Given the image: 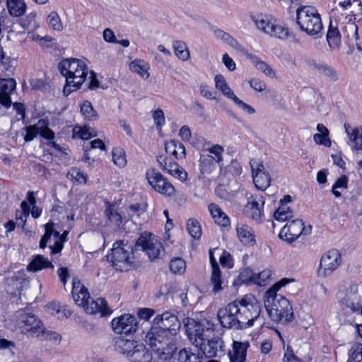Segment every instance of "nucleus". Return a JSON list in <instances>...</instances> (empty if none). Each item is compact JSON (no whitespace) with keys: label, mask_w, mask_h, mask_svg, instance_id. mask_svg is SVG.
<instances>
[{"label":"nucleus","mask_w":362,"mask_h":362,"mask_svg":"<svg viewBox=\"0 0 362 362\" xmlns=\"http://www.w3.org/2000/svg\"><path fill=\"white\" fill-rule=\"evenodd\" d=\"M240 308L237 300L228 304L226 307L218 310L217 317L221 325L226 329L235 330L244 329L241 320Z\"/></svg>","instance_id":"nucleus-6"},{"label":"nucleus","mask_w":362,"mask_h":362,"mask_svg":"<svg viewBox=\"0 0 362 362\" xmlns=\"http://www.w3.org/2000/svg\"><path fill=\"white\" fill-rule=\"evenodd\" d=\"M80 67H85V63L78 59L71 58L62 60L59 64L60 73L67 78L71 74H76V70Z\"/></svg>","instance_id":"nucleus-26"},{"label":"nucleus","mask_w":362,"mask_h":362,"mask_svg":"<svg viewBox=\"0 0 362 362\" xmlns=\"http://www.w3.org/2000/svg\"><path fill=\"white\" fill-rule=\"evenodd\" d=\"M81 112L84 119L88 121L95 120L98 117L96 111L93 109L91 103L88 101H85L81 105Z\"/></svg>","instance_id":"nucleus-50"},{"label":"nucleus","mask_w":362,"mask_h":362,"mask_svg":"<svg viewBox=\"0 0 362 362\" xmlns=\"http://www.w3.org/2000/svg\"><path fill=\"white\" fill-rule=\"evenodd\" d=\"M311 232V226H304V223L300 219H296L288 222L279 233V238L291 243L301 234H309Z\"/></svg>","instance_id":"nucleus-11"},{"label":"nucleus","mask_w":362,"mask_h":362,"mask_svg":"<svg viewBox=\"0 0 362 362\" xmlns=\"http://www.w3.org/2000/svg\"><path fill=\"white\" fill-rule=\"evenodd\" d=\"M249 343L233 341V350L229 351L230 362H246L247 349Z\"/></svg>","instance_id":"nucleus-27"},{"label":"nucleus","mask_w":362,"mask_h":362,"mask_svg":"<svg viewBox=\"0 0 362 362\" xmlns=\"http://www.w3.org/2000/svg\"><path fill=\"white\" fill-rule=\"evenodd\" d=\"M146 177L148 183L158 192L170 197L175 192V187L168 181L159 172L154 169L148 170Z\"/></svg>","instance_id":"nucleus-10"},{"label":"nucleus","mask_w":362,"mask_h":362,"mask_svg":"<svg viewBox=\"0 0 362 362\" xmlns=\"http://www.w3.org/2000/svg\"><path fill=\"white\" fill-rule=\"evenodd\" d=\"M349 139L354 143L356 149H362V127L353 129L349 134Z\"/></svg>","instance_id":"nucleus-54"},{"label":"nucleus","mask_w":362,"mask_h":362,"mask_svg":"<svg viewBox=\"0 0 362 362\" xmlns=\"http://www.w3.org/2000/svg\"><path fill=\"white\" fill-rule=\"evenodd\" d=\"M130 362H156L151 352L142 344H136V349L129 355Z\"/></svg>","instance_id":"nucleus-28"},{"label":"nucleus","mask_w":362,"mask_h":362,"mask_svg":"<svg viewBox=\"0 0 362 362\" xmlns=\"http://www.w3.org/2000/svg\"><path fill=\"white\" fill-rule=\"evenodd\" d=\"M186 333L190 342L199 349L206 358L221 357L225 354V345L222 338L214 337L212 326L195 321L192 318L183 319Z\"/></svg>","instance_id":"nucleus-1"},{"label":"nucleus","mask_w":362,"mask_h":362,"mask_svg":"<svg viewBox=\"0 0 362 362\" xmlns=\"http://www.w3.org/2000/svg\"><path fill=\"white\" fill-rule=\"evenodd\" d=\"M296 23L300 30L310 36L321 37L323 25L317 8L312 6H300L296 10Z\"/></svg>","instance_id":"nucleus-4"},{"label":"nucleus","mask_w":362,"mask_h":362,"mask_svg":"<svg viewBox=\"0 0 362 362\" xmlns=\"http://www.w3.org/2000/svg\"><path fill=\"white\" fill-rule=\"evenodd\" d=\"M11 284L13 289L18 291L19 297L23 295V291L28 287L29 280L24 272H18L11 279Z\"/></svg>","instance_id":"nucleus-32"},{"label":"nucleus","mask_w":362,"mask_h":362,"mask_svg":"<svg viewBox=\"0 0 362 362\" xmlns=\"http://www.w3.org/2000/svg\"><path fill=\"white\" fill-rule=\"evenodd\" d=\"M189 234L194 238L199 240L202 235V229L199 221L194 218H189L186 224Z\"/></svg>","instance_id":"nucleus-49"},{"label":"nucleus","mask_w":362,"mask_h":362,"mask_svg":"<svg viewBox=\"0 0 362 362\" xmlns=\"http://www.w3.org/2000/svg\"><path fill=\"white\" fill-rule=\"evenodd\" d=\"M252 170V176L255 187L262 191L267 189L271 183V176L262 161L252 158L250 161Z\"/></svg>","instance_id":"nucleus-12"},{"label":"nucleus","mask_w":362,"mask_h":362,"mask_svg":"<svg viewBox=\"0 0 362 362\" xmlns=\"http://www.w3.org/2000/svg\"><path fill=\"white\" fill-rule=\"evenodd\" d=\"M348 187V177L346 175H341L339 177L332 186V193L336 197H340L341 193L337 190L338 188L346 189Z\"/></svg>","instance_id":"nucleus-58"},{"label":"nucleus","mask_w":362,"mask_h":362,"mask_svg":"<svg viewBox=\"0 0 362 362\" xmlns=\"http://www.w3.org/2000/svg\"><path fill=\"white\" fill-rule=\"evenodd\" d=\"M341 263V255L337 249H331L322 254L317 274L320 278L330 276Z\"/></svg>","instance_id":"nucleus-9"},{"label":"nucleus","mask_w":362,"mask_h":362,"mask_svg":"<svg viewBox=\"0 0 362 362\" xmlns=\"http://www.w3.org/2000/svg\"><path fill=\"white\" fill-rule=\"evenodd\" d=\"M112 160L115 165L122 168L127 164L126 153L121 148H115L112 150Z\"/></svg>","instance_id":"nucleus-53"},{"label":"nucleus","mask_w":362,"mask_h":362,"mask_svg":"<svg viewBox=\"0 0 362 362\" xmlns=\"http://www.w3.org/2000/svg\"><path fill=\"white\" fill-rule=\"evenodd\" d=\"M16 83L13 78H0V104L6 108L11 105V94L16 89Z\"/></svg>","instance_id":"nucleus-22"},{"label":"nucleus","mask_w":362,"mask_h":362,"mask_svg":"<svg viewBox=\"0 0 362 362\" xmlns=\"http://www.w3.org/2000/svg\"><path fill=\"white\" fill-rule=\"evenodd\" d=\"M344 303L354 312L358 310L361 306V303L359 302L356 293H354L350 296H347L344 298Z\"/></svg>","instance_id":"nucleus-60"},{"label":"nucleus","mask_w":362,"mask_h":362,"mask_svg":"<svg viewBox=\"0 0 362 362\" xmlns=\"http://www.w3.org/2000/svg\"><path fill=\"white\" fill-rule=\"evenodd\" d=\"M16 323L21 329V332L30 337H36L42 329L43 323L32 313H28L25 310H19L16 312Z\"/></svg>","instance_id":"nucleus-7"},{"label":"nucleus","mask_w":362,"mask_h":362,"mask_svg":"<svg viewBox=\"0 0 362 362\" xmlns=\"http://www.w3.org/2000/svg\"><path fill=\"white\" fill-rule=\"evenodd\" d=\"M310 66L330 82H337L341 80V74L339 71L327 64L313 60L310 62Z\"/></svg>","instance_id":"nucleus-23"},{"label":"nucleus","mask_w":362,"mask_h":362,"mask_svg":"<svg viewBox=\"0 0 362 362\" xmlns=\"http://www.w3.org/2000/svg\"><path fill=\"white\" fill-rule=\"evenodd\" d=\"M83 308L86 313L90 315L99 313L101 317L108 315L112 313L107 301L103 298H98L96 300L90 298Z\"/></svg>","instance_id":"nucleus-20"},{"label":"nucleus","mask_w":362,"mask_h":362,"mask_svg":"<svg viewBox=\"0 0 362 362\" xmlns=\"http://www.w3.org/2000/svg\"><path fill=\"white\" fill-rule=\"evenodd\" d=\"M54 268L52 263L43 255H36L27 266V270L29 272H37L44 269Z\"/></svg>","instance_id":"nucleus-33"},{"label":"nucleus","mask_w":362,"mask_h":362,"mask_svg":"<svg viewBox=\"0 0 362 362\" xmlns=\"http://www.w3.org/2000/svg\"><path fill=\"white\" fill-rule=\"evenodd\" d=\"M264 204V199L261 194L252 195L248 198L244 211L253 220L260 221L262 217V207Z\"/></svg>","instance_id":"nucleus-18"},{"label":"nucleus","mask_w":362,"mask_h":362,"mask_svg":"<svg viewBox=\"0 0 362 362\" xmlns=\"http://www.w3.org/2000/svg\"><path fill=\"white\" fill-rule=\"evenodd\" d=\"M88 74V67L85 65V67H80L76 70V74H71L70 76H67L66 81L68 85H72V87L77 90L81 87L83 83L85 81Z\"/></svg>","instance_id":"nucleus-35"},{"label":"nucleus","mask_w":362,"mask_h":362,"mask_svg":"<svg viewBox=\"0 0 362 362\" xmlns=\"http://www.w3.org/2000/svg\"><path fill=\"white\" fill-rule=\"evenodd\" d=\"M45 233L40 241V247L44 249L47 243L51 250V254H57L61 252L63 248V243L66 240L68 231H64L62 235L59 232L53 229V223L45 224Z\"/></svg>","instance_id":"nucleus-8"},{"label":"nucleus","mask_w":362,"mask_h":362,"mask_svg":"<svg viewBox=\"0 0 362 362\" xmlns=\"http://www.w3.org/2000/svg\"><path fill=\"white\" fill-rule=\"evenodd\" d=\"M203 355L201 351L193 352L191 349L184 348L179 351V362H202Z\"/></svg>","instance_id":"nucleus-38"},{"label":"nucleus","mask_w":362,"mask_h":362,"mask_svg":"<svg viewBox=\"0 0 362 362\" xmlns=\"http://www.w3.org/2000/svg\"><path fill=\"white\" fill-rule=\"evenodd\" d=\"M112 327L115 333L128 335L136 331L138 321L135 316L130 314H124L112 320Z\"/></svg>","instance_id":"nucleus-13"},{"label":"nucleus","mask_w":362,"mask_h":362,"mask_svg":"<svg viewBox=\"0 0 362 362\" xmlns=\"http://www.w3.org/2000/svg\"><path fill=\"white\" fill-rule=\"evenodd\" d=\"M293 279L284 278L274 284L265 293L264 306L269 317L276 322H290L293 320V311L292 305L288 299L277 291Z\"/></svg>","instance_id":"nucleus-2"},{"label":"nucleus","mask_w":362,"mask_h":362,"mask_svg":"<svg viewBox=\"0 0 362 362\" xmlns=\"http://www.w3.org/2000/svg\"><path fill=\"white\" fill-rule=\"evenodd\" d=\"M161 243L160 242H153L151 235H141L135 243V250H143L146 252L150 259H154L160 254Z\"/></svg>","instance_id":"nucleus-16"},{"label":"nucleus","mask_w":362,"mask_h":362,"mask_svg":"<svg viewBox=\"0 0 362 362\" xmlns=\"http://www.w3.org/2000/svg\"><path fill=\"white\" fill-rule=\"evenodd\" d=\"M339 29L337 21L330 18V23L327 33V40L331 49L339 48L340 45L341 34Z\"/></svg>","instance_id":"nucleus-30"},{"label":"nucleus","mask_w":362,"mask_h":362,"mask_svg":"<svg viewBox=\"0 0 362 362\" xmlns=\"http://www.w3.org/2000/svg\"><path fill=\"white\" fill-rule=\"evenodd\" d=\"M348 362H362V344H358L350 350Z\"/></svg>","instance_id":"nucleus-61"},{"label":"nucleus","mask_w":362,"mask_h":362,"mask_svg":"<svg viewBox=\"0 0 362 362\" xmlns=\"http://www.w3.org/2000/svg\"><path fill=\"white\" fill-rule=\"evenodd\" d=\"M129 68L133 72L139 74L143 78H147L149 77V73L148 72L149 66L143 60H134L130 63Z\"/></svg>","instance_id":"nucleus-43"},{"label":"nucleus","mask_w":362,"mask_h":362,"mask_svg":"<svg viewBox=\"0 0 362 362\" xmlns=\"http://www.w3.org/2000/svg\"><path fill=\"white\" fill-rule=\"evenodd\" d=\"M165 149L166 153L174 156L177 159L185 158V148L180 141L170 140L165 142Z\"/></svg>","instance_id":"nucleus-34"},{"label":"nucleus","mask_w":362,"mask_h":362,"mask_svg":"<svg viewBox=\"0 0 362 362\" xmlns=\"http://www.w3.org/2000/svg\"><path fill=\"white\" fill-rule=\"evenodd\" d=\"M209 210L213 218L218 225L226 227L230 224V218L217 204H210L209 205Z\"/></svg>","instance_id":"nucleus-37"},{"label":"nucleus","mask_w":362,"mask_h":362,"mask_svg":"<svg viewBox=\"0 0 362 362\" xmlns=\"http://www.w3.org/2000/svg\"><path fill=\"white\" fill-rule=\"evenodd\" d=\"M96 136L95 131L90 127L76 126L73 129V137L88 140Z\"/></svg>","instance_id":"nucleus-45"},{"label":"nucleus","mask_w":362,"mask_h":362,"mask_svg":"<svg viewBox=\"0 0 362 362\" xmlns=\"http://www.w3.org/2000/svg\"><path fill=\"white\" fill-rule=\"evenodd\" d=\"M214 81L216 88L221 90L228 99L232 100L235 95L228 85L224 77L221 74H218L215 76Z\"/></svg>","instance_id":"nucleus-41"},{"label":"nucleus","mask_w":362,"mask_h":362,"mask_svg":"<svg viewBox=\"0 0 362 362\" xmlns=\"http://www.w3.org/2000/svg\"><path fill=\"white\" fill-rule=\"evenodd\" d=\"M153 325L174 336L181 325L177 317L170 312L157 315L153 320Z\"/></svg>","instance_id":"nucleus-15"},{"label":"nucleus","mask_w":362,"mask_h":362,"mask_svg":"<svg viewBox=\"0 0 362 362\" xmlns=\"http://www.w3.org/2000/svg\"><path fill=\"white\" fill-rule=\"evenodd\" d=\"M40 332L37 333L35 337L39 338L40 340H49L59 344L62 339L59 334L54 331L47 330L42 325V329H40Z\"/></svg>","instance_id":"nucleus-48"},{"label":"nucleus","mask_w":362,"mask_h":362,"mask_svg":"<svg viewBox=\"0 0 362 362\" xmlns=\"http://www.w3.org/2000/svg\"><path fill=\"white\" fill-rule=\"evenodd\" d=\"M271 276L272 272L269 269L263 270L258 274H253L251 270L247 269L240 273V277L242 279L248 276L250 281L259 286H264L267 284Z\"/></svg>","instance_id":"nucleus-31"},{"label":"nucleus","mask_w":362,"mask_h":362,"mask_svg":"<svg viewBox=\"0 0 362 362\" xmlns=\"http://www.w3.org/2000/svg\"><path fill=\"white\" fill-rule=\"evenodd\" d=\"M48 24L55 30L62 31L63 25L58 13L55 11L51 12L47 16Z\"/></svg>","instance_id":"nucleus-57"},{"label":"nucleus","mask_w":362,"mask_h":362,"mask_svg":"<svg viewBox=\"0 0 362 362\" xmlns=\"http://www.w3.org/2000/svg\"><path fill=\"white\" fill-rule=\"evenodd\" d=\"M197 292L198 290L196 287H192L191 288H187L186 292L180 293V298L182 305L187 306L196 303L197 299L194 297L193 294Z\"/></svg>","instance_id":"nucleus-52"},{"label":"nucleus","mask_w":362,"mask_h":362,"mask_svg":"<svg viewBox=\"0 0 362 362\" xmlns=\"http://www.w3.org/2000/svg\"><path fill=\"white\" fill-rule=\"evenodd\" d=\"M173 47L175 55L182 61H187L190 57L189 51L184 41L176 40L173 42Z\"/></svg>","instance_id":"nucleus-42"},{"label":"nucleus","mask_w":362,"mask_h":362,"mask_svg":"<svg viewBox=\"0 0 362 362\" xmlns=\"http://www.w3.org/2000/svg\"><path fill=\"white\" fill-rule=\"evenodd\" d=\"M241 320L243 323L244 329L251 327L254 321L257 320L261 313V304L255 301L254 304H248L246 306L240 308Z\"/></svg>","instance_id":"nucleus-19"},{"label":"nucleus","mask_w":362,"mask_h":362,"mask_svg":"<svg viewBox=\"0 0 362 362\" xmlns=\"http://www.w3.org/2000/svg\"><path fill=\"white\" fill-rule=\"evenodd\" d=\"M185 267V262L182 258H174L170 263V269L174 274H182Z\"/></svg>","instance_id":"nucleus-59"},{"label":"nucleus","mask_w":362,"mask_h":362,"mask_svg":"<svg viewBox=\"0 0 362 362\" xmlns=\"http://www.w3.org/2000/svg\"><path fill=\"white\" fill-rule=\"evenodd\" d=\"M352 2H356L358 4V7L356 9V12L358 13H362V2L360 0H346L344 1H341L339 3L338 6L334 7L332 9L330 12V18L334 19V21H337L338 23L341 21H346L349 18H354L355 14H352L351 16L346 15V13H344L346 9H348L352 5Z\"/></svg>","instance_id":"nucleus-17"},{"label":"nucleus","mask_w":362,"mask_h":362,"mask_svg":"<svg viewBox=\"0 0 362 362\" xmlns=\"http://www.w3.org/2000/svg\"><path fill=\"white\" fill-rule=\"evenodd\" d=\"M206 151H207L210 153V155H206V156L211 158L213 159V160H214L217 163H219L220 162L222 161L223 153L224 150L221 146H220L218 144H216V145H214L211 147L206 149Z\"/></svg>","instance_id":"nucleus-55"},{"label":"nucleus","mask_w":362,"mask_h":362,"mask_svg":"<svg viewBox=\"0 0 362 362\" xmlns=\"http://www.w3.org/2000/svg\"><path fill=\"white\" fill-rule=\"evenodd\" d=\"M7 7L10 15L14 17L22 16L27 8L23 0H7Z\"/></svg>","instance_id":"nucleus-39"},{"label":"nucleus","mask_w":362,"mask_h":362,"mask_svg":"<svg viewBox=\"0 0 362 362\" xmlns=\"http://www.w3.org/2000/svg\"><path fill=\"white\" fill-rule=\"evenodd\" d=\"M209 260L212 268L210 281L213 286V292L216 293L223 290V280L219 265L216 261L212 250H209Z\"/></svg>","instance_id":"nucleus-25"},{"label":"nucleus","mask_w":362,"mask_h":362,"mask_svg":"<svg viewBox=\"0 0 362 362\" xmlns=\"http://www.w3.org/2000/svg\"><path fill=\"white\" fill-rule=\"evenodd\" d=\"M107 261L112 264L117 270L128 271L131 269L134 260V250L129 244L123 240L117 241L107 255Z\"/></svg>","instance_id":"nucleus-5"},{"label":"nucleus","mask_w":362,"mask_h":362,"mask_svg":"<svg viewBox=\"0 0 362 362\" xmlns=\"http://www.w3.org/2000/svg\"><path fill=\"white\" fill-rule=\"evenodd\" d=\"M252 20L258 29L262 30L267 34V30H270L271 25H273L274 23L272 21L271 16L262 13L252 16Z\"/></svg>","instance_id":"nucleus-40"},{"label":"nucleus","mask_w":362,"mask_h":362,"mask_svg":"<svg viewBox=\"0 0 362 362\" xmlns=\"http://www.w3.org/2000/svg\"><path fill=\"white\" fill-rule=\"evenodd\" d=\"M72 297L76 305L83 307L87 303V300L90 298L88 290L85 286L81 284L77 278L72 280Z\"/></svg>","instance_id":"nucleus-24"},{"label":"nucleus","mask_w":362,"mask_h":362,"mask_svg":"<svg viewBox=\"0 0 362 362\" xmlns=\"http://www.w3.org/2000/svg\"><path fill=\"white\" fill-rule=\"evenodd\" d=\"M214 35H216V37L221 38L222 40H223L231 47L237 50H242V47L240 46V45L229 33L221 29H217L214 31Z\"/></svg>","instance_id":"nucleus-47"},{"label":"nucleus","mask_w":362,"mask_h":362,"mask_svg":"<svg viewBox=\"0 0 362 362\" xmlns=\"http://www.w3.org/2000/svg\"><path fill=\"white\" fill-rule=\"evenodd\" d=\"M113 341L115 349L117 352L126 355L127 358L136 349V344H139L137 341L124 339L122 337H115Z\"/></svg>","instance_id":"nucleus-29"},{"label":"nucleus","mask_w":362,"mask_h":362,"mask_svg":"<svg viewBox=\"0 0 362 362\" xmlns=\"http://www.w3.org/2000/svg\"><path fill=\"white\" fill-rule=\"evenodd\" d=\"M26 134L24 139L26 142L33 141L37 135L40 131V127L37 125H30L25 128Z\"/></svg>","instance_id":"nucleus-62"},{"label":"nucleus","mask_w":362,"mask_h":362,"mask_svg":"<svg viewBox=\"0 0 362 362\" xmlns=\"http://www.w3.org/2000/svg\"><path fill=\"white\" fill-rule=\"evenodd\" d=\"M236 232L240 240L247 245L255 243V235L252 228L245 224H238Z\"/></svg>","instance_id":"nucleus-36"},{"label":"nucleus","mask_w":362,"mask_h":362,"mask_svg":"<svg viewBox=\"0 0 362 362\" xmlns=\"http://www.w3.org/2000/svg\"><path fill=\"white\" fill-rule=\"evenodd\" d=\"M106 209L105 214L109 221L116 226H119L122 222L121 215L115 209V206L109 202H106Z\"/></svg>","instance_id":"nucleus-46"},{"label":"nucleus","mask_w":362,"mask_h":362,"mask_svg":"<svg viewBox=\"0 0 362 362\" xmlns=\"http://www.w3.org/2000/svg\"><path fill=\"white\" fill-rule=\"evenodd\" d=\"M157 161L160 167L170 175L178 178L181 181H185L187 178V173L180 168L175 162L170 161L168 158L160 156L157 158Z\"/></svg>","instance_id":"nucleus-21"},{"label":"nucleus","mask_w":362,"mask_h":362,"mask_svg":"<svg viewBox=\"0 0 362 362\" xmlns=\"http://www.w3.org/2000/svg\"><path fill=\"white\" fill-rule=\"evenodd\" d=\"M231 100H233L237 106L247 112L248 114L252 115L255 112V110L252 106L240 100L236 95H235Z\"/></svg>","instance_id":"nucleus-64"},{"label":"nucleus","mask_w":362,"mask_h":362,"mask_svg":"<svg viewBox=\"0 0 362 362\" xmlns=\"http://www.w3.org/2000/svg\"><path fill=\"white\" fill-rule=\"evenodd\" d=\"M313 139L317 144L323 145L326 147H330L332 144L329 135H325V134H315L313 136Z\"/></svg>","instance_id":"nucleus-63"},{"label":"nucleus","mask_w":362,"mask_h":362,"mask_svg":"<svg viewBox=\"0 0 362 362\" xmlns=\"http://www.w3.org/2000/svg\"><path fill=\"white\" fill-rule=\"evenodd\" d=\"M270 30H268V34L271 36L279 38L286 39L288 36V30L287 28L279 24L274 23L273 25H271Z\"/></svg>","instance_id":"nucleus-51"},{"label":"nucleus","mask_w":362,"mask_h":362,"mask_svg":"<svg viewBox=\"0 0 362 362\" xmlns=\"http://www.w3.org/2000/svg\"><path fill=\"white\" fill-rule=\"evenodd\" d=\"M145 341L165 360L171 358L177 349L174 335L153 325L146 334Z\"/></svg>","instance_id":"nucleus-3"},{"label":"nucleus","mask_w":362,"mask_h":362,"mask_svg":"<svg viewBox=\"0 0 362 362\" xmlns=\"http://www.w3.org/2000/svg\"><path fill=\"white\" fill-rule=\"evenodd\" d=\"M274 216L276 221H285L288 218H292V211L290 210L289 207H287L285 205H281L275 211Z\"/></svg>","instance_id":"nucleus-56"},{"label":"nucleus","mask_w":362,"mask_h":362,"mask_svg":"<svg viewBox=\"0 0 362 362\" xmlns=\"http://www.w3.org/2000/svg\"><path fill=\"white\" fill-rule=\"evenodd\" d=\"M355 19L354 17L346 21L337 22V25H339L343 35L347 39L348 45L353 47L356 45L358 49L362 50V44L358 42L359 37L358 26L355 23Z\"/></svg>","instance_id":"nucleus-14"},{"label":"nucleus","mask_w":362,"mask_h":362,"mask_svg":"<svg viewBox=\"0 0 362 362\" xmlns=\"http://www.w3.org/2000/svg\"><path fill=\"white\" fill-rule=\"evenodd\" d=\"M217 163L213 160L211 158L204 154L201 156L199 160V168L201 174L203 175H209L216 168Z\"/></svg>","instance_id":"nucleus-44"}]
</instances>
